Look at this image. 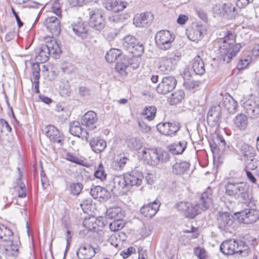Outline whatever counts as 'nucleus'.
I'll return each mask as SVG.
<instances>
[{
    "instance_id": "f257e3e1",
    "label": "nucleus",
    "mask_w": 259,
    "mask_h": 259,
    "mask_svg": "<svg viewBox=\"0 0 259 259\" xmlns=\"http://www.w3.org/2000/svg\"><path fill=\"white\" fill-rule=\"evenodd\" d=\"M212 202V190L208 188L203 192L195 206L186 201H181L177 204V208L184 212L187 218H193L198 214L208 208Z\"/></svg>"
},
{
    "instance_id": "f03ea898",
    "label": "nucleus",
    "mask_w": 259,
    "mask_h": 259,
    "mask_svg": "<svg viewBox=\"0 0 259 259\" xmlns=\"http://www.w3.org/2000/svg\"><path fill=\"white\" fill-rule=\"evenodd\" d=\"M236 35L230 31H227L226 35L221 40L223 44L219 48L220 59L229 63L233 56L241 48L240 44H236Z\"/></svg>"
},
{
    "instance_id": "7ed1b4c3",
    "label": "nucleus",
    "mask_w": 259,
    "mask_h": 259,
    "mask_svg": "<svg viewBox=\"0 0 259 259\" xmlns=\"http://www.w3.org/2000/svg\"><path fill=\"white\" fill-rule=\"evenodd\" d=\"M226 195L237 199L247 202L250 199L249 185L244 182L228 179L225 185Z\"/></svg>"
},
{
    "instance_id": "20e7f679",
    "label": "nucleus",
    "mask_w": 259,
    "mask_h": 259,
    "mask_svg": "<svg viewBox=\"0 0 259 259\" xmlns=\"http://www.w3.org/2000/svg\"><path fill=\"white\" fill-rule=\"evenodd\" d=\"M35 60L41 63H45L48 61L50 55L57 58L61 53V48L58 41L52 40L47 45H42L39 48L35 50Z\"/></svg>"
},
{
    "instance_id": "39448f33",
    "label": "nucleus",
    "mask_w": 259,
    "mask_h": 259,
    "mask_svg": "<svg viewBox=\"0 0 259 259\" xmlns=\"http://www.w3.org/2000/svg\"><path fill=\"white\" fill-rule=\"evenodd\" d=\"M89 16V25L97 30H101L105 26V20L99 9H89L87 12Z\"/></svg>"
},
{
    "instance_id": "423d86ee",
    "label": "nucleus",
    "mask_w": 259,
    "mask_h": 259,
    "mask_svg": "<svg viewBox=\"0 0 259 259\" xmlns=\"http://www.w3.org/2000/svg\"><path fill=\"white\" fill-rule=\"evenodd\" d=\"M122 46L132 54L137 56L141 55L144 51V46L139 43L138 39L133 35H127L122 39Z\"/></svg>"
},
{
    "instance_id": "0eeeda50",
    "label": "nucleus",
    "mask_w": 259,
    "mask_h": 259,
    "mask_svg": "<svg viewBox=\"0 0 259 259\" xmlns=\"http://www.w3.org/2000/svg\"><path fill=\"white\" fill-rule=\"evenodd\" d=\"M155 39L156 44L160 49L167 50L171 47L175 37L169 31L161 30L156 34Z\"/></svg>"
},
{
    "instance_id": "6e6552de",
    "label": "nucleus",
    "mask_w": 259,
    "mask_h": 259,
    "mask_svg": "<svg viewBox=\"0 0 259 259\" xmlns=\"http://www.w3.org/2000/svg\"><path fill=\"white\" fill-rule=\"evenodd\" d=\"M235 221L234 217L227 212H220L217 215V224L221 231L230 232Z\"/></svg>"
},
{
    "instance_id": "1a4fd4ad",
    "label": "nucleus",
    "mask_w": 259,
    "mask_h": 259,
    "mask_svg": "<svg viewBox=\"0 0 259 259\" xmlns=\"http://www.w3.org/2000/svg\"><path fill=\"white\" fill-rule=\"evenodd\" d=\"M240 102L248 116L251 118H256L258 117L259 105L256 102L244 97L241 100Z\"/></svg>"
},
{
    "instance_id": "9d476101",
    "label": "nucleus",
    "mask_w": 259,
    "mask_h": 259,
    "mask_svg": "<svg viewBox=\"0 0 259 259\" xmlns=\"http://www.w3.org/2000/svg\"><path fill=\"white\" fill-rule=\"evenodd\" d=\"M177 84V80L173 76H167L163 78L156 88L158 93L165 95L172 91Z\"/></svg>"
},
{
    "instance_id": "9b49d317",
    "label": "nucleus",
    "mask_w": 259,
    "mask_h": 259,
    "mask_svg": "<svg viewBox=\"0 0 259 259\" xmlns=\"http://www.w3.org/2000/svg\"><path fill=\"white\" fill-rule=\"evenodd\" d=\"M239 214V221L246 224L253 223L259 218V211L254 208H246L240 211Z\"/></svg>"
},
{
    "instance_id": "f8f14e48",
    "label": "nucleus",
    "mask_w": 259,
    "mask_h": 259,
    "mask_svg": "<svg viewBox=\"0 0 259 259\" xmlns=\"http://www.w3.org/2000/svg\"><path fill=\"white\" fill-rule=\"evenodd\" d=\"M221 109L220 105L212 106L208 111L207 121L208 124L212 126L219 127L220 123Z\"/></svg>"
},
{
    "instance_id": "ddd939ff",
    "label": "nucleus",
    "mask_w": 259,
    "mask_h": 259,
    "mask_svg": "<svg viewBox=\"0 0 259 259\" xmlns=\"http://www.w3.org/2000/svg\"><path fill=\"white\" fill-rule=\"evenodd\" d=\"M180 126L177 122L159 123L157 125V129L163 135L172 136L179 130Z\"/></svg>"
},
{
    "instance_id": "4468645a",
    "label": "nucleus",
    "mask_w": 259,
    "mask_h": 259,
    "mask_svg": "<svg viewBox=\"0 0 259 259\" xmlns=\"http://www.w3.org/2000/svg\"><path fill=\"white\" fill-rule=\"evenodd\" d=\"M98 118L97 114L93 111L86 112L81 118V123L89 130H94L97 128Z\"/></svg>"
},
{
    "instance_id": "2eb2a0df",
    "label": "nucleus",
    "mask_w": 259,
    "mask_h": 259,
    "mask_svg": "<svg viewBox=\"0 0 259 259\" xmlns=\"http://www.w3.org/2000/svg\"><path fill=\"white\" fill-rule=\"evenodd\" d=\"M153 16L150 13H143L137 14L134 18L133 23L136 27H145L149 26L152 23Z\"/></svg>"
},
{
    "instance_id": "dca6fc26",
    "label": "nucleus",
    "mask_w": 259,
    "mask_h": 259,
    "mask_svg": "<svg viewBox=\"0 0 259 259\" xmlns=\"http://www.w3.org/2000/svg\"><path fill=\"white\" fill-rule=\"evenodd\" d=\"M45 25L48 30L55 36L58 35L61 31L60 19L55 16L48 17L46 19Z\"/></svg>"
},
{
    "instance_id": "f3484780",
    "label": "nucleus",
    "mask_w": 259,
    "mask_h": 259,
    "mask_svg": "<svg viewBox=\"0 0 259 259\" xmlns=\"http://www.w3.org/2000/svg\"><path fill=\"white\" fill-rule=\"evenodd\" d=\"M103 5L107 10L117 13L123 11L127 3L121 0H104Z\"/></svg>"
},
{
    "instance_id": "a211bd4d",
    "label": "nucleus",
    "mask_w": 259,
    "mask_h": 259,
    "mask_svg": "<svg viewBox=\"0 0 259 259\" xmlns=\"http://www.w3.org/2000/svg\"><path fill=\"white\" fill-rule=\"evenodd\" d=\"M160 204L159 201L154 200L153 202L145 205L141 207L140 209L141 213L146 218H151L157 212Z\"/></svg>"
},
{
    "instance_id": "6ab92c4d",
    "label": "nucleus",
    "mask_w": 259,
    "mask_h": 259,
    "mask_svg": "<svg viewBox=\"0 0 259 259\" xmlns=\"http://www.w3.org/2000/svg\"><path fill=\"white\" fill-rule=\"evenodd\" d=\"M113 189H111V191L114 193L116 191L122 193L126 192L130 189L127 185V182L126 180L125 175L123 176L116 177L113 179Z\"/></svg>"
},
{
    "instance_id": "aec40b11",
    "label": "nucleus",
    "mask_w": 259,
    "mask_h": 259,
    "mask_svg": "<svg viewBox=\"0 0 259 259\" xmlns=\"http://www.w3.org/2000/svg\"><path fill=\"white\" fill-rule=\"evenodd\" d=\"M158 64L159 71L163 74H168L175 68L174 63H172V60L168 59V57L166 56L159 58Z\"/></svg>"
},
{
    "instance_id": "412c9836",
    "label": "nucleus",
    "mask_w": 259,
    "mask_h": 259,
    "mask_svg": "<svg viewBox=\"0 0 259 259\" xmlns=\"http://www.w3.org/2000/svg\"><path fill=\"white\" fill-rule=\"evenodd\" d=\"M125 177L130 189L132 186H140L144 178L142 172L136 170L125 174Z\"/></svg>"
},
{
    "instance_id": "4be33fe9",
    "label": "nucleus",
    "mask_w": 259,
    "mask_h": 259,
    "mask_svg": "<svg viewBox=\"0 0 259 259\" xmlns=\"http://www.w3.org/2000/svg\"><path fill=\"white\" fill-rule=\"evenodd\" d=\"M0 249L3 254L8 256H16L18 251L17 245L14 244L12 239L4 242H2L0 244Z\"/></svg>"
},
{
    "instance_id": "5701e85b",
    "label": "nucleus",
    "mask_w": 259,
    "mask_h": 259,
    "mask_svg": "<svg viewBox=\"0 0 259 259\" xmlns=\"http://www.w3.org/2000/svg\"><path fill=\"white\" fill-rule=\"evenodd\" d=\"M90 194L94 199L99 198L100 201H106L111 197L110 192L100 186H95L91 189Z\"/></svg>"
},
{
    "instance_id": "b1692460",
    "label": "nucleus",
    "mask_w": 259,
    "mask_h": 259,
    "mask_svg": "<svg viewBox=\"0 0 259 259\" xmlns=\"http://www.w3.org/2000/svg\"><path fill=\"white\" fill-rule=\"evenodd\" d=\"M46 129V136L51 141L62 144L63 136L55 126L49 125Z\"/></svg>"
},
{
    "instance_id": "393cba45",
    "label": "nucleus",
    "mask_w": 259,
    "mask_h": 259,
    "mask_svg": "<svg viewBox=\"0 0 259 259\" xmlns=\"http://www.w3.org/2000/svg\"><path fill=\"white\" fill-rule=\"evenodd\" d=\"M69 132L74 136L84 138L86 140L89 138V133L80 126V123L77 121H73L70 123Z\"/></svg>"
},
{
    "instance_id": "a878e982",
    "label": "nucleus",
    "mask_w": 259,
    "mask_h": 259,
    "mask_svg": "<svg viewBox=\"0 0 259 259\" xmlns=\"http://www.w3.org/2000/svg\"><path fill=\"white\" fill-rule=\"evenodd\" d=\"M142 153L143 157L151 165L155 166L159 163V152L156 150L147 148L144 149Z\"/></svg>"
},
{
    "instance_id": "bb28decb",
    "label": "nucleus",
    "mask_w": 259,
    "mask_h": 259,
    "mask_svg": "<svg viewBox=\"0 0 259 259\" xmlns=\"http://www.w3.org/2000/svg\"><path fill=\"white\" fill-rule=\"evenodd\" d=\"M219 14L222 16L226 15L229 19H233L237 14L234 5L230 2H226L223 4L221 9H219Z\"/></svg>"
},
{
    "instance_id": "cd10ccee",
    "label": "nucleus",
    "mask_w": 259,
    "mask_h": 259,
    "mask_svg": "<svg viewBox=\"0 0 259 259\" xmlns=\"http://www.w3.org/2000/svg\"><path fill=\"white\" fill-rule=\"evenodd\" d=\"M76 254L80 259H91L94 257L93 246L90 244H83L79 248Z\"/></svg>"
},
{
    "instance_id": "c85d7f7f",
    "label": "nucleus",
    "mask_w": 259,
    "mask_h": 259,
    "mask_svg": "<svg viewBox=\"0 0 259 259\" xmlns=\"http://www.w3.org/2000/svg\"><path fill=\"white\" fill-rule=\"evenodd\" d=\"M236 240L230 239L222 242L220 250L225 255H233L235 253Z\"/></svg>"
},
{
    "instance_id": "c756f323",
    "label": "nucleus",
    "mask_w": 259,
    "mask_h": 259,
    "mask_svg": "<svg viewBox=\"0 0 259 259\" xmlns=\"http://www.w3.org/2000/svg\"><path fill=\"white\" fill-rule=\"evenodd\" d=\"M89 142L92 149L96 153L102 152L107 146L106 141L99 137L93 138Z\"/></svg>"
},
{
    "instance_id": "7c9ffc66",
    "label": "nucleus",
    "mask_w": 259,
    "mask_h": 259,
    "mask_svg": "<svg viewBox=\"0 0 259 259\" xmlns=\"http://www.w3.org/2000/svg\"><path fill=\"white\" fill-rule=\"evenodd\" d=\"M237 147L240 150L243 156L244 160L248 158H252L255 156V152L252 147L243 142H239L237 144Z\"/></svg>"
},
{
    "instance_id": "2f4dec72",
    "label": "nucleus",
    "mask_w": 259,
    "mask_h": 259,
    "mask_svg": "<svg viewBox=\"0 0 259 259\" xmlns=\"http://www.w3.org/2000/svg\"><path fill=\"white\" fill-rule=\"evenodd\" d=\"M192 69L196 74L202 75L205 72V65L199 55L196 56L192 60Z\"/></svg>"
},
{
    "instance_id": "473e14b6",
    "label": "nucleus",
    "mask_w": 259,
    "mask_h": 259,
    "mask_svg": "<svg viewBox=\"0 0 259 259\" xmlns=\"http://www.w3.org/2000/svg\"><path fill=\"white\" fill-rule=\"evenodd\" d=\"M187 143L186 141H181L168 145L167 149L173 155H179L184 152L187 147Z\"/></svg>"
},
{
    "instance_id": "72a5a7b5",
    "label": "nucleus",
    "mask_w": 259,
    "mask_h": 259,
    "mask_svg": "<svg viewBox=\"0 0 259 259\" xmlns=\"http://www.w3.org/2000/svg\"><path fill=\"white\" fill-rule=\"evenodd\" d=\"M190 165L185 161L177 162L172 166V172L176 175H183L189 169Z\"/></svg>"
},
{
    "instance_id": "f704fd0d",
    "label": "nucleus",
    "mask_w": 259,
    "mask_h": 259,
    "mask_svg": "<svg viewBox=\"0 0 259 259\" xmlns=\"http://www.w3.org/2000/svg\"><path fill=\"white\" fill-rule=\"evenodd\" d=\"M74 32L82 38L86 37L88 31V26L84 22H77L72 25Z\"/></svg>"
},
{
    "instance_id": "c9c22d12",
    "label": "nucleus",
    "mask_w": 259,
    "mask_h": 259,
    "mask_svg": "<svg viewBox=\"0 0 259 259\" xmlns=\"http://www.w3.org/2000/svg\"><path fill=\"white\" fill-rule=\"evenodd\" d=\"M106 215L110 219H122L124 216V212L120 207H113L107 210Z\"/></svg>"
},
{
    "instance_id": "e433bc0d",
    "label": "nucleus",
    "mask_w": 259,
    "mask_h": 259,
    "mask_svg": "<svg viewBox=\"0 0 259 259\" xmlns=\"http://www.w3.org/2000/svg\"><path fill=\"white\" fill-rule=\"evenodd\" d=\"M223 105L230 113H234L237 109V102L230 95H226L223 99Z\"/></svg>"
},
{
    "instance_id": "4c0bfd02",
    "label": "nucleus",
    "mask_w": 259,
    "mask_h": 259,
    "mask_svg": "<svg viewBox=\"0 0 259 259\" xmlns=\"http://www.w3.org/2000/svg\"><path fill=\"white\" fill-rule=\"evenodd\" d=\"M128 65V61L127 58L123 55L122 58H120L116 61L115 66L116 70L122 75H126L125 71L126 68Z\"/></svg>"
},
{
    "instance_id": "58836bf2",
    "label": "nucleus",
    "mask_w": 259,
    "mask_h": 259,
    "mask_svg": "<svg viewBox=\"0 0 259 259\" xmlns=\"http://www.w3.org/2000/svg\"><path fill=\"white\" fill-rule=\"evenodd\" d=\"M123 56V55L121 53L119 50L112 49L107 53L105 59L108 63H112L117 61L120 58H122Z\"/></svg>"
},
{
    "instance_id": "ea45409f",
    "label": "nucleus",
    "mask_w": 259,
    "mask_h": 259,
    "mask_svg": "<svg viewBox=\"0 0 259 259\" xmlns=\"http://www.w3.org/2000/svg\"><path fill=\"white\" fill-rule=\"evenodd\" d=\"M235 125L240 130H244L248 124V119L246 115L240 113L237 115L234 119Z\"/></svg>"
},
{
    "instance_id": "a19ab883",
    "label": "nucleus",
    "mask_w": 259,
    "mask_h": 259,
    "mask_svg": "<svg viewBox=\"0 0 259 259\" xmlns=\"http://www.w3.org/2000/svg\"><path fill=\"white\" fill-rule=\"evenodd\" d=\"M12 231L3 224H0V239L2 242L11 240L13 238Z\"/></svg>"
},
{
    "instance_id": "79ce46f5",
    "label": "nucleus",
    "mask_w": 259,
    "mask_h": 259,
    "mask_svg": "<svg viewBox=\"0 0 259 259\" xmlns=\"http://www.w3.org/2000/svg\"><path fill=\"white\" fill-rule=\"evenodd\" d=\"M185 97V93L182 90H179L172 93L169 98L170 105H177L183 100Z\"/></svg>"
},
{
    "instance_id": "37998d69",
    "label": "nucleus",
    "mask_w": 259,
    "mask_h": 259,
    "mask_svg": "<svg viewBox=\"0 0 259 259\" xmlns=\"http://www.w3.org/2000/svg\"><path fill=\"white\" fill-rule=\"evenodd\" d=\"M127 145L131 149L138 150L142 148L143 143L139 138L132 137L127 140Z\"/></svg>"
},
{
    "instance_id": "c03bdc74",
    "label": "nucleus",
    "mask_w": 259,
    "mask_h": 259,
    "mask_svg": "<svg viewBox=\"0 0 259 259\" xmlns=\"http://www.w3.org/2000/svg\"><path fill=\"white\" fill-rule=\"evenodd\" d=\"M189 38L193 41H198L202 38V32L199 27L193 29L190 31Z\"/></svg>"
},
{
    "instance_id": "a18cd8bd",
    "label": "nucleus",
    "mask_w": 259,
    "mask_h": 259,
    "mask_svg": "<svg viewBox=\"0 0 259 259\" xmlns=\"http://www.w3.org/2000/svg\"><path fill=\"white\" fill-rule=\"evenodd\" d=\"M245 167L249 170H254L258 166V161L253 156L252 158H246L244 160Z\"/></svg>"
},
{
    "instance_id": "49530a36",
    "label": "nucleus",
    "mask_w": 259,
    "mask_h": 259,
    "mask_svg": "<svg viewBox=\"0 0 259 259\" xmlns=\"http://www.w3.org/2000/svg\"><path fill=\"white\" fill-rule=\"evenodd\" d=\"M125 225L122 219H116L110 224L109 228L112 231H117L121 230Z\"/></svg>"
},
{
    "instance_id": "de8ad7c7",
    "label": "nucleus",
    "mask_w": 259,
    "mask_h": 259,
    "mask_svg": "<svg viewBox=\"0 0 259 259\" xmlns=\"http://www.w3.org/2000/svg\"><path fill=\"white\" fill-rule=\"evenodd\" d=\"M156 109L154 106H149L146 107L143 112V114L145 115V118L150 121L154 119L155 116Z\"/></svg>"
},
{
    "instance_id": "09e8293b",
    "label": "nucleus",
    "mask_w": 259,
    "mask_h": 259,
    "mask_svg": "<svg viewBox=\"0 0 259 259\" xmlns=\"http://www.w3.org/2000/svg\"><path fill=\"white\" fill-rule=\"evenodd\" d=\"M95 177L101 181L106 179L107 174L104 170L103 165L100 163L94 172Z\"/></svg>"
},
{
    "instance_id": "8fccbe9b",
    "label": "nucleus",
    "mask_w": 259,
    "mask_h": 259,
    "mask_svg": "<svg viewBox=\"0 0 259 259\" xmlns=\"http://www.w3.org/2000/svg\"><path fill=\"white\" fill-rule=\"evenodd\" d=\"M200 84V82L194 80H188L184 81L183 85L188 90H192L198 87Z\"/></svg>"
},
{
    "instance_id": "3c124183",
    "label": "nucleus",
    "mask_w": 259,
    "mask_h": 259,
    "mask_svg": "<svg viewBox=\"0 0 259 259\" xmlns=\"http://www.w3.org/2000/svg\"><path fill=\"white\" fill-rule=\"evenodd\" d=\"M127 158L126 157H122L119 160L114 161L113 166L117 170H120L123 168L125 164L126 163Z\"/></svg>"
},
{
    "instance_id": "603ef678",
    "label": "nucleus",
    "mask_w": 259,
    "mask_h": 259,
    "mask_svg": "<svg viewBox=\"0 0 259 259\" xmlns=\"http://www.w3.org/2000/svg\"><path fill=\"white\" fill-rule=\"evenodd\" d=\"M235 253H240L247 250L248 246L246 244L241 240H236Z\"/></svg>"
},
{
    "instance_id": "864d4df0",
    "label": "nucleus",
    "mask_w": 259,
    "mask_h": 259,
    "mask_svg": "<svg viewBox=\"0 0 259 259\" xmlns=\"http://www.w3.org/2000/svg\"><path fill=\"white\" fill-rule=\"evenodd\" d=\"M82 185L81 183H73L70 186V191L74 195H78L82 189Z\"/></svg>"
},
{
    "instance_id": "5fc2aeb1",
    "label": "nucleus",
    "mask_w": 259,
    "mask_h": 259,
    "mask_svg": "<svg viewBox=\"0 0 259 259\" xmlns=\"http://www.w3.org/2000/svg\"><path fill=\"white\" fill-rule=\"evenodd\" d=\"M215 142L220 150L225 151L226 150V142L222 136L218 135L215 138Z\"/></svg>"
},
{
    "instance_id": "6e6d98bb",
    "label": "nucleus",
    "mask_w": 259,
    "mask_h": 259,
    "mask_svg": "<svg viewBox=\"0 0 259 259\" xmlns=\"http://www.w3.org/2000/svg\"><path fill=\"white\" fill-rule=\"evenodd\" d=\"M65 158L72 162L77 164H81L82 160L72 153H67L65 156Z\"/></svg>"
},
{
    "instance_id": "4d7b16f0",
    "label": "nucleus",
    "mask_w": 259,
    "mask_h": 259,
    "mask_svg": "<svg viewBox=\"0 0 259 259\" xmlns=\"http://www.w3.org/2000/svg\"><path fill=\"white\" fill-rule=\"evenodd\" d=\"M159 162L166 163L170 160V156L166 151L159 152Z\"/></svg>"
},
{
    "instance_id": "13d9d810",
    "label": "nucleus",
    "mask_w": 259,
    "mask_h": 259,
    "mask_svg": "<svg viewBox=\"0 0 259 259\" xmlns=\"http://www.w3.org/2000/svg\"><path fill=\"white\" fill-rule=\"evenodd\" d=\"M32 69L33 78L36 79H39L40 69L39 68V64L37 62L32 64Z\"/></svg>"
},
{
    "instance_id": "bf43d9fd",
    "label": "nucleus",
    "mask_w": 259,
    "mask_h": 259,
    "mask_svg": "<svg viewBox=\"0 0 259 259\" xmlns=\"http://www.w3.org/2000/svg\"><path fill=\"white\" fill-rule=\"evenodd\" d=\"M15 188L18 191L19 197L23 198L26 196L25 186L24 184H21L20 186H16Z\"/></svg>"
},
{
    "instance_id": "052dcab7",
    "label": "nucleus",
    "mask_w": 259,
    "mask_h": 259,
    "mask_svg": "<svg viewBox=\"0 0 259 259\" xmlns=\"http://www.w3.org/2000/svg\"><path fill=\"white\" fill-rule=\"evenodd\" d=\"M136 249L134 247H130L127 249H124L122 250L121 253L120 255L122 256V257L124 258H126L128 257L130 255L132 254L133 253H135Z\"/></svg>"
},
{
    "instance_id": "680f3d73",
    "label": "nucleus",
    "mask_w": 259,
    "mask_h": 259,
    "mask_svg": "<svg viewBox=\"0 0 259 259\" xmlns=\"http://www.w3.org/2000/svg\"><path fill=\"white\" fill-rule=\"evenodd\" d=\"M52 10L53 12L58 16L57 18L60 19L62 18V11L58 4H54L52 7Z\"/></svg>"
},
{
    "instance_id": "e2e57ef3",
    "label": "nucleus",
    "mask_w": 259,
    "mask_h": 259,
    "mask_svg": "<svg viewBox=\"0 0 259 259\" xmlns=\"http://www.w3.org/2000/svg\"><path fill=\"white\" fill-rule=\"evenodd\" d=\"M253 2V0H237L236 6L239 8H243L247 6L249 3Z\"/></svg>"
},
{
    "instance_id": "0e129e2a",
    "label": "nucleus",
    "mask_w": 259,
    "mask_h": 259,
    "mask_svg": "<svg viewBox=\"0 0 259 259\" xmlns=\"http://www.w3.org/2000/svg\"><path fill=\"white\" fill-rule=\"evenodd\" d=\"M138 123L143 132L147 133L151 130L150 126L148 125L144 121H139Z\"/></svg>"
},
{
    "instance_id": "69168bd1",
    "label": "nucleus",
    "mask_w": 259,
    "mask_h": 259,
    "mask_svg": "<svg viewBox=\"0 0 259 259\" xmlns=\"http://www.w3.org/2000/svg\"><path fill=\"white\" fill-rule=\"evenodd\" d=\"M181 58V54L180 52H176L172 56H170L168 59L172 60V63H174V65L176 66L177 62L180 60Z\"/></svg>"
},
{
    "instance_id": "338daca9",
    "label": "nucleus",
    "mask_w": 259,
    "mask_h": 259,
    "mask_svg": "<svg viewBox=\"0 0 259 259\" xmlns=\"http://www.w3.org/2000/svg\"><path fill=\"white\" fill-rule=\"evenodd\" d=\"M245 171L248 180L253 184H256V179L252 173L248 169H245Z\"/></svg>"
},
{
    "instance_id": "774afa93",
    "label": "nucleus",
    "mask_w": 259,
    "mask_h": 259,
    "mask_svg": "<svg viewBox=\"0 0 259 259\" xmlns=\"http://www.w3.org/2000/svg\"><path fill=\"white\" fill-rule=\"evenodd\" d=\"M188 17L185 15H180L178 19H177V22L179 24L183 25L185 24V23L188 21Z\"/></svg>"
}]
</instances>
